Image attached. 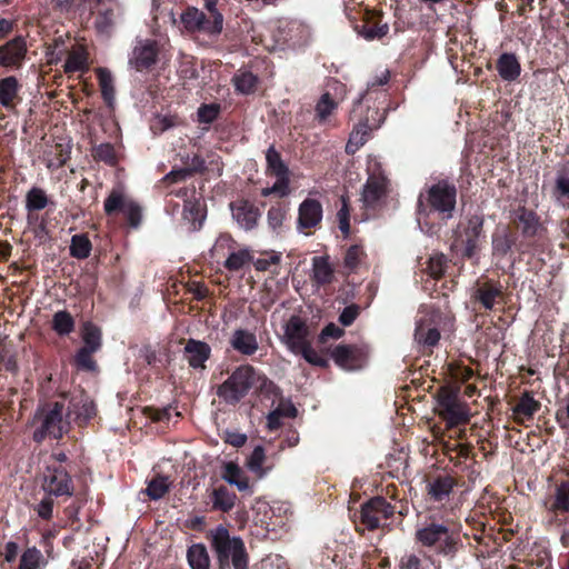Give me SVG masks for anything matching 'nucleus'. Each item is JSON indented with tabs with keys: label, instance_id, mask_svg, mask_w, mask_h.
<instances>
[{
	"label": "nucleus",
	"instance_id": "obj_33",
	"mask_svg": "<svg viewBox=\"0 0 569 569\" xmlns=\"http://www.w3.org/2000/svg\"><path fill=\"white\" fill-rule=\"evenodd\" d=\"M553 196L558 201L569 203V168L565 167L558 170L555 180Z\"/></svg>",
	"mask_w": 569,
	"mask_h": 569
},
{
	"label": "nucleus",
	"instance_id": "obj_23",
	"mask_svg": "<svg viewBox=\"0 0 569 569\" xmlns=\"http://www.w3.org/2000/svg\"><path fill=\"white\" fill-rule=\"evenodd\" d=\"M230 345L236 351L247 356L254 353L258 349L256 336L243 329L233 332Z\"/></svg>",
	"mask_w": 569,
	"mask_h": 569
},
{
	"label": "nucleus",
	"instance_id": "obj_9",
	"mask_svg": "<svg viewBox=\"0 0 569 569\" xmlns=\"http://www.w3.org/2000/svg\"><path fill=\"white\" fill-rule=\"evenodd\" d=\"M395 508L382 497H375L361 507L360 520L369 530H375L393 516Z\"/></svg>",
	"mask_w": 569,
	"mask_h": 569
},
{
	"label": "nucleus",
	"instance_id": "obj_25",
	"mask_svg": "<svg viewBox=\"0 0 569 569\" xmlns=\"http://www.w3.org/2000/svg\"><path fill=\"white\" fill-rule=\"evenodd\" d=\"M371 129L372 126L368 123V120L359 122L350 133L346 152L349 154L356 153L366 143Z\"/></svg>",
	"mask_w": 569,
	"mask_h": 569
},
{
	"label": "nucleus",
	"instance_id": "obj_15",
	"mask_svg": "<svg viewBox=\"0 0 569 569\" xmlns=\"http://www.w3.org/2000/svg\"><path fill=\"white\" fill-rule=\"evenodd\" d=\"M157 56V42L153 40H144L139 42V44L133 49L130 62L137 70H143L156 63Z\"/></svg>",
	"mask_w": 569,
	"mask_h": 569
},
{
	"label": "nucleus",
	"instance_id": "obj_64",
	"mask_svg": "<svg viewBox=\"0 0 569 569\" xmlns=\"http://www.w3.org/2000/svg\"><path fill=\"white\" fill-rule=\"evenodd\" d=\"M359 308L355 305L346 307L339 316V321L345 326H350L358 317Z\"/></svg>",
	"mask_w": 569,
	"mask_h": 569
},
{
	"label": "nucleus",
	"instance_id": "obj_24",
	"mask_svg": "<svg viewBox=\"0 0 569 569\" xmlns=\"http://www.w3.org/2000/svg\"><path fill=\"white\" fill-rule=\"evenodd\" d=\"M540 409V402L529 392H525L513 407V417L517 421L531 419Z\"/></svg>",
	"mask_w": 569,
	"mask_h": 569
},
{
	"label": "nucleus",
	"instance_id": "obj_57",
	"mask_svg": "<svg viewBox=\"0 0 569 569\" xmlns=\"http://www.w3.org/2000/svg\"><path fill=\"white\" fill-rule=\"evenodd\" d=\"M280 262V254L277 252H270L264 258H259L254 261V268L258 271H267L272 266H277Z\"/></svg>",
	"mask_w": 569,
	"mask_h": 569
},
{
	"label": "nucleus",
	"instance_id": "obj_29",
	"mask_svg": "<svg viewBox=\"0 0 569 569\" xmlns=\"http://www.w3.org/2000/svg\"><path fill=\"white\" fill-rule=\"evenodd\" d=\"M222 478L230 485L236 486L240 491L249 489L248 478L243 475L239 466L232 461L224 465Z\"/></svg>",
	"mask_w": 569,
	"mask_h": 569
},
{
	"label": "nucleus",
	"instance_id": "obj_48",
	"mask_svg": "<svg viewBox=\"0 0 569 569\" xmlns=\"http://www.w3.org/2000/svg\"><path fill=\"white\" fill-rule=\"evenodd\" d=\"M552 510L569 511V480L557 487Z\"/></svg>",
	"mask_w": 569,
	"mask_h": 569
},
{
	"label": "nucleus",
	"instance_id": "obj_52",
	"mask_svg": "<svg viewBox=\"0 0 569 569\" xmlns=\"http://www.w3.org/2000/svg\"><path fill=\"white\" fill-rule=\"evenodd\" d=\"M264 460H266L264 450L262 447L258 446L251 452V455L248 459L247 466L251 471L256 472L259 477H261L264 475V471L262 469V465H263Z\"/></svg>",
	"mask_w": 569,
	"mask_h": 569
},
{
	"label": "nucleus",
	"instance_id": "obj_11",
	"mask_svg": "<svg viewBox=\"0 0 569 569\" xmlns=\"http://www.w3.org/2000/svg\"><path fill=\"white\" fill-rule=\"evenodd\" d=\"M97 413L93 401L83 392L72 395L69 399L67 397V413L68 418H73L78 425L87 423Z\"/></svg>",
	"mask_w": 569,
	"mask_h": 569
},
{
	"label": "nucleus",
	"instance_id": "obj_38",
	"mask_svg": "<svg viewBox=\"0 0 569 569\" xmlns=\"http://www.w3.org/2000/svg\"><path fill=\"white\" fill-rule=\"evenodd\" d=\"M236 501V495L229 492L226 488L220 487L213 490L212 505L214 509L221 511H229L233 508Z\"/></svg>",
	"mask_w": 569,
	"mask_h": 569
},
{
	"label": "nucleus",
	"instance_id": "obj_50",
	"mask_svg": "<svg viewBox=\"0 0 569 569\" xmlns=\"http://www.w3.org/2000/svg\"><path fill=\"white\" fill-rule=\"evenodd\" d=\"M341 208L337 213V218L339 221V229L345 236L349 234L350 231V207H349V198L346 194H342L341 198Z\"/></svg>",
	"mask_w": 569,
	"mask_h": 569
},
{
	"label": "nucleus",
	"instance_id": "obj_27",
	"mask_svg": "<svg viewBox=\"0 0 569 569\" xmlns=\"http://www.w3.org/2000/svg\"><path fill=\"white\" fill-rule=\"evenodd\" d=\"M82 337L84 346L79 351L78 356H88L99 350L101 345V332L96 326L91 323L84 325Z\"/></svg>",
	"mask_w": 569,
	"mask_h": 569
},
{
	"label": "nucleus",
	"instance_id": "obj_2",
	"mask_svg": "<svg viewBox=\"0 0 569 569\" xmlns=\"http://www.w3.org/2000/svg\"><path fill=\"white\" fill-rule=\"evenodd\" d=\"M459 387L443 386L438 390L437 400L439 415L449 426H458L469 421V409L459 400Z\"/></svg>",
	"mask_w": 569,
	"mask_h": 569
},
{
	"label": "nucleus",
	"instance_id": "obj_14",
	"mask_svg": "<svg viewBox=\"0 0 569 569\" xmlns=\"http://www.w3.org/2000/svg\"><path fill=\"white\" fill-rule=\"evenodd\" d=\"M483 219L480 216H472L461 234V241L465 244V256L472 257L478 247L482 233Z\"/></svg>",
	"mask_w": 569,
	"mask_h": 569
},
{
	"label": "nucleus",
	"instance_id": "obj_56",
	"mask_svg": "<svg viewBox=\"0 0 569 569\" xmlns=\"http://www.w3.org/2000/svg\"><path fill=\"white\" fill-rule=\"evenodd\" d=\"M184 351L192 356H210L211 348L206 342L191 339L187 342Z\"/></svg>",
	"mask_w": 569,
	"mask_h": 569
},
{
	"label": "nucleus",
	"instance_id": "obj_54",
	"mask_svg": "<svg viewBox=\"0 0 569 569\" xmlns=\"http://www.w3.org/2000/svg\"><path fill=\"white\" fill-rule=\"evenodd\" d=\"M446 257L443 254H435L429 258L427 272L438 279L445 273Z\"/></svg>",
	"mask_w": 569,
	"mask_h": 569
},
{
	"label": "nucleus",
	"instance_id": "obj_44",
	"mask_svg": "<svg viewBox=\"0 0 569 569\" xmlns=\"http://www.w3.org/2000/svg\"><path fill=\"white\" fill-rule=\"evenodd\" d=\"M359 34L366 40L382 39L389 32V26L387 23H365L358 30Z\"/></svg>",
	"mask_w": 569,
	"mask_h": 569
},
{
	"label": "nucleus",
	"instance_id": "obj_5",
	"mask_svg": "<svg viewBox=\"0 0 569 569\" xmlns=\"http://www.w3.org/2000/svg\"><path fill=\"white\" fill-rule=\"evenodd\" d=\"M254 371L249 366L238 368L218 389V396L226 402H238L252 387Z\"/></svg>",
	"mask_w": 569,
	"mask_h": 569
},
{
	"label": "nucleus",
	"instance_id": "obj_45",
	"mask_svg": "<svg viewBox=\"0 0 569 569\" xmlns=\"http://www.w3.org/2000/svg\"><path fill=\"white\" fill-rule=\"evenodd\" d=\"M446 368L449 376L456 381L465 382L473 376L472 368L465 367L457 360L447 363Z\"/></svg>",
	"mask_w": 569,
	"mask_h": 569
},
{
	"label": "nucleus",
	"instance_id": "obj_3",
	"mask_svg": "<svg viewBox=\"0 0 569 569\" xmlns=\"http://www.w3.org/2000/svg\"><path fill=\"white\" fill-rule=\"evenodd\" d=\"M426 200L441 219H451L457 204V188L447 180H440L427 190Z\"/></svg>",
	"mask_w": 569,
	"mask_h": 569
},
{
	"label": "nucleus",
	"instance_id": "obj_43",
	"mask_svg": "<svg viewBox=\"0 0 569 569\" xmlns=\"http://www.w3.org/2000/svg\"><path fill=\"white\" fill-rule=\"evenodd\" d=\"M251 260L252 256L250 250L241 249L229 254L224 262V267L230 271H238Z\"/></svg>",
	"mask_w": 569,
	"mask_h": 569
},
{
	"label": "nucleus",
	"instance_id": "obj_37",
	"mask_svg": "<svg viewBox=\"0 0 569 569\" xmlns=\"http://www.w3.org/2000/svg\"><path fill=\"white\" fill-rule=\"evenodd\" d=\"M188 561L192 569H209V557L204 546H191L188 550Z\"/></svg>",
	"mask_w": 569,
	"mask_h": 569
},
{
	"label": "nucleus",
	"instance_id": "obj_53",
	"mask_svg": "<svg viewBox=\"0 0 569 569\" xmlns=\"http://www.w3.org/2000/svg\"><path fill=\"white\" fill-rule=\"evenodd\" d=\"M366 253L360 246H351L345 256V266L350 270L358 268L363 261Z\"/></svg>",
	"mask_w": 569,
	"mask_h": 569
},
{
	"label": "nucleus",
	"instance_id": "obj_1",
	"mask_svg": "<svg viewBox=\"0 0 569 569\" xmlns=\"http://www.w3.org/2000/svg\"><path fill=\"white\" fill-rule=\"evenodd\" d=\"M67 412V396L63 395L61 400L47 403L39 408L34 416L36 430L33 439L41 442L46 437L60 439L69 431V420L64 417Z\"/></svg>",
	"mask_w": 569,
	"mask_h": 569
},
{
	"label": "nucleus",
	"instance_id": "obj_18",
	"mask_svg": "<svg viewBox=\"0 0 569 569\" xmlns=\"http://www.w3.org/2000/svg\"><path fill=\"white\" fill-rule=\"evenodd\" d=\"M322 219V207L318 200L306 199L299 207L298 223L302 229L316 227Z\"/></svg>",
	"mask_w": 569,
	"mask_h": 569
},
{
	"label": "nucleus",
	"instance_id": "obj_31",
	"mask_svg": "<svg viewBox=\"0 0 569 569\" xmlns=\"http://www.w3.org/2000/svg\"><path fill=\"white\" fill-rule=\"evenodd\" d=\"M518 227L526 236H535L540 227L539 219L531 210L520 209L517 214Z\"/></svg>",
	"mask_w": 569,
	"mask_h": 569
},
{
	"label": "nucleus",
	"instance_id": "obj_42",
	"mask_svg": "<svg viewBox=\"0 0 569 569\" xmlns=\"http://www.w3.org/2000/svg\"><path fill=\"white\" fill-rule=\"evenodd\" d=\"M337 107L338 103L332 99L329 92H326L316 104V116L320 122H325Z\"/></svg>",
	"mask_w": 569,
	"mask_h": 569
},
{
	"label": "nucleus",
	"instance_id": "obj_22",
	"mask_svg": "<svg viewBox=\"0 0 569 569\" xmlns=\"http://www.w3.org/2000/svg\"><path fill=\"white\" fill-rule=\"evenodd\" d=\"M89 69V53L83 46H76L68 52L63 70L66 73L86 72Z\"/></svg>",
	"mask_w": 569,
	"mask_h": 569
},
{
	"label": "nucleus",
	"instance_id": "obj_35",
	"mask_svg": "<svg viewBox=\"0 0 569 569\" xmlns=\"http://www.w3.org/2000/svg\"><path fill=\"white\" fill-rule=\"evenodd\" d=\"M49 203V199L44 190L33 187L26 196V209L31 211H40L44 209Z\"/></svg>",
	"mask_w": 569,
	"mask_h": 569
},
{
	"label": "nucleus",
	"instance_id": "obj_6",
	"mask_svg": "<svg viewBox=\"0 0 569 569\" xmlns=\"http://www.w3.org/2000/svg\"><path fill=\"white\" fill-rule=\"evenodd\" d=\"M42 490L48 496L69 498L74 492L73 481L68 471L61 466L48 465L41 482Z\"/></svg>",
	"mask_w": 569,
	"mask_h": 569
},
{
	"label": "nucleus",
	"instance_id": "obj_30",
	"mask_svg": "<svg viewBox=\"0 0 569 569\" xmlns=\"http://www.w3.org/2000/svg\"><path fill=\"white\" fill-rule=\"evenodd\" d=\"M98 76L99 87L103 100L108 106H112L114 101L116 90L113 84V77L111 72L106 68L96 69Z\"/></svg>",
	"mask_w": 569,
	"mask_h": 569
},
{
	"label": "nucleus",
	"instance_id": "obj_20",
	"mask_svg": "<svg viewBox=\"0 0 569 569\" xmlns=\"http://www.w3.org/2000/svg\"><path fill=\"white\" fill-rule=\"evenodd\" d=\"M335 269L329 261L328 256H317L312 258L311 281L318 286H326L333 281Z\"/></svg>",
	"mask_w": 569,
	"mask_h": 569
},
{
	"label": "nucleus",
	"instance_id": "obj_34",
	"mask_svg": "<svg viewBox=\"0 0 569 569\" xmlns=\"http://www.w3.org/2000/svg\"><path fill=\"white\" fill-rule=\"evenodd\" d=\"M70 254L77 259H86L90 256L92 246L87 234H74L71 238Z\"/></svg>",
	"mask_w": 569,
	"mask_h": 569
},
{
	"label": "nucleus",
	"instance_id": "obj_4",
	"mask_svg": "<svg viewBox=\"0 0 569 569\" xmlns=\"http://www.w3.org/2000/svg\"><path fill=\"white\" fill-rule=\"evenodd\" d=\"M416 539L425 547H435L439 552L450 553L455 551L457 540L449 528L442 523L427 525L416 532Z\"/></svg>",
	"mask_w": 569,
	"mask_h": 569
},
{
	"label": "nucleus",
	"instance_id": "obj_7",
	"mask_svg": "<svg viewBox=\"0 0 569 569\" xmlns=\"http://www.w3.org/2000/svg\"><path fill=\"white\" fill-rule=\"evenodd\" d=\"M283 337L291 352L300 356H313L309 341V329L302 318L290 317L284 326Z\"/></svg>",
	"mask_w": 569,
	"mask_h": 569
},
{
	"label": "nucleus",
	"instance_id": "obj_49",
	"mask_svg": "<svg viewBox=\"0 0 569 569\" xmlns=\"http://www.w3.org/2000/svg\"><path fill=\"white\" fill-rule=\"evenodd\" d=\"M93 157L109 166H114L117 163L116 150L110 143H101L97 146L93 150Z\"/></svg>",
	"mask_w": 569,
	"mask_h": 569
},
{
	"label": "nucleus",
	"instance_id": "obj_55",
	"mask_svg": "<svg viewBox=\"0 0 569 569\" xmlns=\"http://www.w3.org/2000/svg\"><path fill=\"white\" fill-rule=\"evenodd\" d=\"M123 213L131 227L137 228L140 224L141 208L136 202L129 200V202L124 207Z\"/></svg>",
	"mask_w": 569,
	"mask_h": 569
},
{
	"label": "nucleus",
	"instance_id": "obj_13",
	"mask_svg": "<svg viewBox=\"0 0 569 569\" xmlns=\"http://www.w3.org/2000/svg\"><path fill=\"white\" fill-rule=\"evenodd\" d=\"M387 193V179L382 174H371L367 179L361 193V201L365 207L373 208Z\"/></svg>",
	"mask_w": 569,
	"mask_h": 569
},
{
	"label": "nucleus",
	"instance_id": "obj_19",
	"mask_svg": "<svg viewBox=\"0 0 569 569\" xmlns=\"http://www.w3.org/2000/svg\"><path fill=\"white\" fill-rule=\"evenodd\" d=\"M501 296L502 287L492 281L478 283L472 293V298L487 310H491L495 307L497 299Z\"/></svg>",
	"mask_w": 569,
	"mask_h": 569
},
{
	"label": "nucleus",
	"instance_id": "obj_21",
	"mask_svg": "<svg viewBox=\"0 0 569 569\" xmlns=\"http://www.w3.org/2000/svg\"><path fill=\"white\" fill-rule=\"evenodd\" d=\"M21 84L14 76L0 79V106L11 110L19 101Z\"/></svg>",
	"mask_w": 569,
	"mask_h": 569
},
{
	"label": "nucleus",
	"instance_id": "obj_59",
	"mask_svg": "<svg viewBox=\"0 0 569 569\" xmlns=\"http://www.w3.org/2000/svg\"><path fill=\"white\" fill-rule=\"evenodd\" d=\"M219 113V107L216 104H204L198 110V118L200 122L210 123Z\"/></svg>",
	"mask_w": 569,
	"mask_h": 569
},
{
	"label": "nucleus",
	"instance_id": "obj_12",
	"mask_svg": "<svg viewBox=\"0 0 569 569\" xmlns=\"http://www.w3.org/2000/svg\"><path fill=\"white\" fill-rule=\"evenodd\" d=\"M210 536L212 547L221 563L228 562L234 553L233 550L238 549V547H242L243 545V541L240 538L230 537L229 531L222 526L212 530Z\"/></svg>",
	"mask_w": 569,
	"mask_h": 569
},
{
	"label": "nucleus",
	"instance_id": "obj_26",
	"mask_svg": "<svg viewBox=\"0 0 569 569\" xmlns=\"http://www.w3.org/2000/svg\"><path fill=\"white\" fill-rule=\"evenodd\" d=\"M497 70L503 80L513 81L520 74V64L513 54L503 53L498 59Z\"/></svg>",
	"mask_w": 569,
	"mask_h": 569
},
{
	"label": "nucleus",
	"instance_id": "obj_62",
	"mask_svg": "<svg viewBox=\"0 0 569 569\" xmlns=\"http://www.w3.org/2000/svg\"><path fill=\"white\" fill-rule=\"evenodd\" d=\"M51 497L43 498L36 507L38 516L42 519H50L52 517L53 500Z\"/></svg>",
	"mask_w": 569,
	"mask_h": 569
},
{
	"label": "nucleus",
	"instance_id": "obj_63",
	"mask_svg": "<svg viewBox=\"0 0 569 569\" xmlns=\"http://www.w3.org/2000/svg\"><path fill=\"white\" fill-rule=\"evenodd\" d=\"M492 248L495 252L499 254H506L507 251L510 249V243L507 238V234L503 232L495 234L492 239Z\"/></svg>",
	"mask_w": 569,
	"mask_h": 569
},
{
	"label": "nucleus",
	"instance_id": "obj_39",
	"mask_svg": "<svg viewBox=\"0 0 569 569\" xmlns=\"http://www.w3.org/2000/svg\"><path fill=\"white\" fill-rule=\"evenodd\" d=\"M415 339L419 345L433 347L440 339V332L436 328L418 325L415 332Z\"/></svg>",
	"mask_w": 569,
	"mask_h": 569
},
{
	"label": "nucleus",
	"instance_id": "obj_28",
	"mask_svg": "<svg viewBox=\"0 0 569 569\" xmlns=\"http://www.w3.org/2000/svg\"><path fill=\"white\" fill-rule=\"evenodd\" d=\"M206 218L203 204L199 200H188L183 207V219L191 223L193 230L199 229Z\"/></svg>",
	"mask_w": 569,
	"mask_h": 569
},
{
	"label": "nucleus",
	"instance_id": "obj_10",
	"mask_svg": "<svg viewBox=\"0 0 569 569\" xmlns=\"http://www.w3.org/2000/svg\"><path fill=\"white\" fill-rule=\"evenodd\" d=\"M28 53V44L22 36L14 37L0 46V67L19 69L22 67Z\"/></svg>",
	"mask_w": 569,
	"mask_h": 569
},
{
	"label": "nucleus",
	"instance_id": "obj_46",
	"mask_svg": "<svg viewBox=\"0 0 569 569\" xmlns=\"http://www.w3.org/2000/svg\"><path fill=\"white\" fill-rule=\"evenodd\" d=\"M233 83L239 92L250 93L256 87L257 78L251 72L244 71L234 76Z\"/></svg>",
	"mask_w": 569,
	"mask_h": 569
},
{
	"label": "nucleus",
	"instance_id": "obj_60",
	"mask_svg": "<svg viewBox=\"0 0 569 569\" xmlns=\"http://www.w3.org/2000/svg\"><path fill=\"white\" fill-rule=\"evenodd\" d=\"M234 553L230 558L232 567L234 569H247L248 568V555L246 552L244 543L242 547L233 550Z\"/></svg>",
	"mask_w": 569,
	"mask_h": 569
},
{
	"label": "nucleus",
	"instance_id": "obj_17",
	"mask_svg": "<svg viewBox=\"0 0 569 569\" xmlns=\"http://www.w3.org/2000/svg\"><path fill=\"white\" fill-rule=\"evenodd\" d=\"M456 486V481L450 476H439L427 482L426 491L432 501H446Z\"/></svg>",
	"mask_w": 569,
	"mask_h": 569
},
{
	"label": "nucleus",
	"instance_id": "obj_36",
	"mask_svg": "<svg viewBox=\"0 0 569 569\" xmlns=\"http://www.w3.org/2000/svg\"><path fill=\"white\" fill-rule=\"evenodd\" d=\"M266 160L268 173L272 176L289 174L288 167L282 161L280 153L274 149V147H270L267 150Z\"/></svg>",
	"mask_w": 569,
	"mask_h": 569
},
{
	"label": "nucleus",
	"instance_id": "obj_16",
	"mask_svg": "<svg viewBox=\"0 0 569 569\" xmlns=\"http://www.w3.org/2000/svg\"><path fill=\"white\" fill-rule=\"evenodd\" d=\"M231 209L233 218L241 228L251 230L257 226L260 212L252 203L240 200L232 204Z\"/></svg>",
	"mask_w": 569,
	"mask_h": 569
},
{
	"label": "nucleus",
	"instance_id": "obj_32",
	"mask_svg": "<svg viewBox=\"0 0 569 569\" xmlns=\"http://www.w3.org/2000/svg\"><path fill=\"white\" fill-rule=\"evenodd\" d=\"M44 565L42 552L36 547H31L21 555L19 569H41Z\"/></svg>",
	"mask_w": 569,
	"mask_h": 569
},
{
	"label": "nucleus",
	"instance_id": "obj_51",
	"mask_svg": "<svg viewBox=\"0 0 569 569\" xmlns=\"http://www.w3.org/2000/svg\"><path fill=\"white\" fill-rule=\"evenodd\" d=\"M277 181L272 187L263 188L261 190V194L263 197H268L270 194H279L280 197H284L289 193V174L284 176H276Z\"/></svg>",
	"mask_w": 569,
	"mask_h": 569
},
{
	"label": "nucleus",
	"instance_id": "obj_47",
	"mask_svg": "<svg viewBox=\"0 0 569 569\" xmlns=\"http://www.w3.org/2000/svg\"><path fill=\"white\" fill-rule=\"evenodd\" d=\"M52 327L60 335L69 333L73 329V319L69 312L59 311L53 316Z\"/></svg>",
	"mask_w": 569,
	"mask_h": 569
},
{
	"label": "nucleus",
	"instance_id": "obj_41",
	"mask_svg": "<svg viewBox=\"0 0 569 569\" xmlns=\"http://www.w3.org/2000/svg\"><path fill=\"white\" fill-rule=\"evenodd\" d=\"M129 202V199L124 197V194L117 189H113L110 194L104 200V212L107 214H112L116 211H122L124 210V207Z\"/></svg>",
	"mask_w": 569,
	"mask_h": 569
},
{
	"label": "nucleus",
	"instance_id": "obj_8",
	"mask_svg": "<svg viewBox=\"0 0 569 569\" xmlns=\"http://www.w3.org/2000/svg\"><path fill=\"white\" fill-rule=\"evenodd\" d=\"M181 22L187 31H202L210 36L221 33L223 26L222 14H216V21L207 18L206 14L197 8H188L181 14Z\"/></svg>",
	"mask_w": 569,
	"mask_h": 569
},
{
	"label": "nucleus",
	"instance_id": "obj_58",
	"mask_svg": "<svg viewBox=\"0 0 569 569\" xmlns=\"http://www.w3.org/2000/svg\"><path fill=\"white\" fill-rule=\"evenodd\" d=\"M286 217V210L278 206V207H271L268 211V223L272 229L279 228Z\"/></svg>",
	"mask_w": 569,
	"mask_h": 569
},
{
	"label": "nucleus",
	"instance_id": "obj_40",
	"mask_svg": "<svg viewBox=\"0 0 569 569\" xmlns=\"http://www.w3.org/2000/svg\"><path fill=\"white\" fill-rule=\"evenodd\" d=\"M170 485L168 477L158 476L149 481L146 492L150 499L158 500L169 491Z\"/></svg>",
	"mask_w": 569,
	"mask_h": 569
},
{
	"label": "nucleus",
	"instance_id": "obj_61",
	"mask_svg": "<svg viewBox=\"0 0 569 569\" xmlns=\"http://www.w3.org/2000/svg\"><path fill=\"white\" fill-rule=\"evenodd\" d=\"M343 329L335 323L327 325L319 335L321 342H327L329 339H339L343 335Z\"/></svg>",
	"mask_w": 569,
	"mask_h": 569
}]
</instances>
